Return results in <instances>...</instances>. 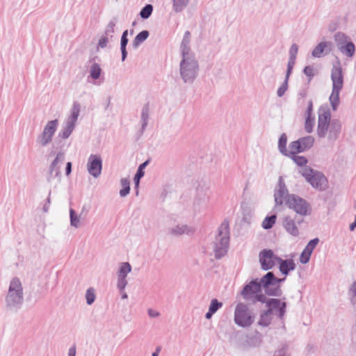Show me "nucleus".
Listing matches in <instances>:
<instances>
[{"mask_svg":"<svg viewBox=\"0 0 356 356\" xmlns=\"http://www.w3.org/2000/svg\"><path fill=\"white\" fill-rule=\"evenodd\" d=\"M341 131V123L338 119H332L331 111L327 105L321 106L318 110L316 135L328 141H335Z\"/></svg>","mask_w":356,"mask_h":356,"instance_id":"nucleus-1","label":"nucleus"},{"mask_svg":"<svg viewBox=\"0 0 356 356\" xmlns=\"http://www.w3.org/2000/svg\"><path fill=\"white\" fill-rule=\"evenodd\" d=\"M24 302V289L18 277H13L5 296V307L12 312H17Z\"/></svg>","mask_w":356,"mask_h":356,"instance_id":"nucleus-2","label":"nucleus"},{"mask_svg":"<svg viewBox=\"0 0 356 356\" xmlns=\"http://www.w3.org/2000/svg\"><path fill=\"white\" fill-rule=\"evenodd\" d=\"M200 72L198 60L195 56L181 57L179 62V76L186 84H192Z\"/></svg>","mask_w":356,"mask_h":356,"instance_id":"nucleus-3","label":"nucleus"},{"mask_svg":"<svg viewBox=\"0 0 356 356\" xmlns=\"http://www.w3.org/2000/svg\"><path fill=\"white\" fill-rule=\"evenodd\" d=\"M331 79L332 88L329 100L332 110L336 111L339 104V93L343 86V74L339 61H337L332 66Z\"/></svg>","mask_w":356,"mask_h":356,"instance_id":"nucleus-4","label":"nucleus"},{"mask_svg":"<svg viewBox=\"0 0 356 356\" xmlns=\"http://www.w3.org/2000/svg\"><path fill=\"white\" fill-rule=\"evenodd\" d=\"M229 244V229L228 222L224 221L218 227V234L212 243V249L216 259L225 256Z\"/></svg>","mask_w":356,"mask_h":356,"instance_id":"nucleus-5","label":"nucleus"},{"mask_svg":"<svg viewBox=\"0 0 356 356\" xmlns=\"http://www.w3.org/2000/svg\"><path fill=\"white\" fill-rule=\"evenodd\" d=\"M300 173L314 188L320 191L328 188V180L323 172L306 166L300 170Z\"/></svg>","mask_w":356,"mask_h":356,"instance_id":"nucleus-6","label":"nucleus"},{"mask_svg":"<svg viewBox=\"0 0 356 356\" xmlns=\"http://www.w3.org/2000/svg\"><path fill=\"white\" fill-rule=\"evenodd\" d=\"M263 286H261V280L255 279L246 284L242 291L243 298L250 302H261L266 301V296L262 293Z\"/></svg>","mask_w":356,"mask_h":356,"instance_id":"nucleus-7","label":"nucleus"},{"mask_svg":"<svg viewBox=\"0 0 356 356\" xmlns=\"http://www.w3.org/2000/svg\"><path fill=\"white\" fill-rule=\"evenodd\" d=\"M261 280V286L265 293L271 296H280L282 293L280 284L285 278H277L273 272H268Z\"/></svg>","mask_w":356,"mask_h":356,"instance_id":"nucleus-8","label":"nucleus"},{"mask_svg":"<svg viewBox=\"0 0 356 356\" xmlns=\"http://www.w3.org/2000/svg\"><path fill=\"white\" fill-rule=\"evenodd\" d=\"M286 206L293 210L297 216L302 218L312 214L311 204L306 200L295 194H291L286 202Z\"/></svg>","mask_w":356,"mask_h":356,"instance_id":"nucleus-9","label":"nucleus"},{"mask_svg":"<svg viewBox=\"0 0 356 356\" xmlns=\"http://www.w3.org/2000/svg\"><path fill=\"white\" fill-rule=\"evenodd\" d=\"M254 322V317L247 305L239 302L234 310V323L241 327H248Z\"/></svg>","mask_w":356,"mask_h":356,"instance_id":"nucleus-10","label":"nucleus"},{"mask_svg":"<svg viewBox=\"0 0 356 356\" xmlns=\"http://www.w3.org/2000/svg\"><path fill=\"white\" fill-rule=\"evenodd\" d=\"M58 124L57 119L48 121L42 133L37 136L36 143L41 147H46L50 144L58 129Z\"/></svg>","mask_w":356,"mask_h":356,"instance_id":"nucleus-11","label":"nucleus"},{"mask_svg":"<svg viewBox=\"0 0 356 356\" xmlns=\"http://www.w3.org/2000/svg\"><path fill=\"white\" fill-rule=\"evenodd\" d=\"M303 221L302 219H298L297 216L286 214L282 218V225L289 234L298 237L300 234L298 225Z\"/></svg>","mask_w":356,"mask_h":356,"instance_id":"nucleus-12","label":"nucleus"},{"mask_svg":"<svg viewBox=\"0 0 356 356\" xmlns=\"http://www.w3.org/2000/svg\"><path fill=\"white\" fill-rule=\"evenodd\" d=\"M291 195V194L289 193V191L282 177H280L278 182L274 190L275 207L282 206L284 204L286 205V202Z\"/></svg>","mask_w":356,"mask_h":356,"instance_id":"nucleus-13","label":"nucleus"},{"mask_svg":"<svg viewBox=\"0 0 356 356\" xmlns=\"http://www.w3.org/2000/svg\"><path fill=\"white\" fill-rule=\"evenodd\" d=\"M259 262L261 267L264 270L272 269L280 257L275 254L272 250H263L259 252Z\"/></svg>","mask_w":356,"mask_h":356,"instance_id":"nucleus-14","label":"nucleus"},{"mask_svg":"<svg viewBox=\"0 0 356 356\" xmlns=\"http://www.w3.org/2000/svg\"><path fill=\"white\" fill-rule=\"evenodd\" d=\"M264 303H266V307H268L267 309L270 311L273 316H276L280 319L283 318L286 312V304L284 300L276 298L268 299L266 297V301Z\"/></svg>","mask_w":356,"mask_h":356,"instance_id":"nucleus-15","label":"nucleus"},{"mask_svg":"<svg viewBox=\"0 0 356 356\" xmlns=\"http://www.w3.org/2000/svg\"><path fill=\"white\" fill-rule=\"evenodd\" d=\"M87 170L88 173L94 178L100 176L102 170V159L99 154H90L87 161Z\"/></svg>","mask_w":356,"mask_h":356,"instance_id":"nucleus-16","label":"nucleus"},{"mask_svg":"<svg viewBox=\"0 0 356 356\" xmlns=\"http://www.w3.org/2000/svg\"><path fill=\"white\" fill-rule=\"evenodd\" d=\"M81 105L79 102H74L70 109V115L66 118L63 123L65 127L74 131L76 124L78 118L80 114Z\"/></svg>","mask_w":356,"mask_h":356,"instance_id":"nucleus-17","label":"nucleus"},{"mask_svg":"<svg viewBox=\"0 0 356 356\" xmlns=\"http://www.w3.org/2000/svg\"><path fill=\"white\" fill-rule=\"evenodd\" d=\"M191 33L186 31L183 36L181 44H180V53L181 57L192 56H195L194 52L191 50L190 47L191 43Z\"/></svg>","mask_w":356,"mask_h":356,"instance_id":"nucleus-18","label":"nucleus"},{"mask_svg":"<svg viewBox=\"0 0 356 356\" xmlns=\"http://www.w3.org/2000/svg\"><path fill=\"white\" fill-rule=\"evenodd\" d=\"M209 200V197L207 191L202 188H197L194 206L197 207L199 211L204 210L207 207Z\"/></svg>","mask_w":356,"mask_h":356,"instance_id":"nucleus-19","label":"nucleus"},{"mask_svg":"<svg viewBox=\"0 0 356 356\" xmlns=\"http://www.w3.org/2000/svg\"><path fill=\"white\" fill-rule=\"evenodd\" d=\"M333 44L329 41H322L318 43L312 52V55L314 58H321L323 56V53L325 54L332 51Z\"/></svg>","mask_w":356,"mask_h":356,"instance_id":"nucleus-20","label":"nucleus"},{"mask_svg":"<svg viewBox=\"0 0 356 356\" xmlns=\"http://www.w3.org/2000/svg\"><path fill=\"white\" fill-rule=\"evenodd\" d=\"M278 264L280 273L285 276H287L291 271L296 268V264L292 259H282L280 258Z\"/></svg>","mask_w":356,"mask_h":356,"instance_id":"nucleus-21","label":"nucleus"},{"mask_svg":"<svg viewBox=\"0 0 356 356\" xmlns=\"http://www.w3.org/2000/svg\"><path fill=\"white\" fill-rule=\"evenodd\" d=\"M170 232L175 236H179L184 234H192L194 233L195 229L193 227H188L186 225H177L172 227Z\"/></svg>","mask_w":356,"mask_h":356,"instance_id":"nucleus-22","label":"nucleus"},{"mask_svg":"<svg viewBox=\"0 0 356 356\" xmlns=\"http://www.w3.org/2000/svg\"><path fill=\"white\" fill-rule=\"evenodd\" d=\"M83 211L78 214L73 209H70V225L76 229L79 228L83 225Z\"/></svg>","mask_w":356,"mask_h":356,"instance_id":"nucleus-23","label":"nucleus"},{"mask_svg":"<svg viewBox=\"0 0 356 356\" xmlns=\"http://www.w3.org/2000/svg\"><path fill=\"white\" fill-rule=\"evenodd\" d=\"M222 307V303L221 302H219L216 298L212 299L209 307V310L205 314V318L207 319H210L212 317V316Z\"/></svg>","mask_w":356,"mask_h":356,"instance_id":"nucleus-24","label":"nucleus"},{"mask_svg":"<svg viewBox=\"0 0 356 356\" xmlns=\"http://www.w3.org/2000/svg\"><path fill=\"white\" fill-rule=\"evenodd\" d=\"M341 53L349 58H352L355 52V46L350 40L339 48Z\"/></svg>","mask_w":356,"mask_h":356,"instance_id":"nucleus-25","label":"nucleus"},{"mask_svg":"<svg viewBox=\"0 0 356 356\" xmlns=\"http://www.w3.org/2000/svg\"><path fill=\"white\" fill-rule=\"evenodd\" d=\"M273 315L268 309L261 313L258 324L262 327L268 326L273 320Z\"/></svg>","mask_w":356,"mask_h":356,"instance_id":"nucleus-26","label":"nucleus"},{"mask_svg":"<svg viewBox=\"0 0 356 356\" xmlns=\"http://www.w3.org/2000/svg\"><path fill=\"white\" fill-rule=\"evenodd\" d=\"M117 22L118 19L116 18H113L105 27L103 35L110 38L111 40H113V39Z\"/></svg>","mask_w":356,"mask_h":356,"instance_id":"nucleus-27","label":"nucleus"},{"mask_svg":"<svg viewBox=\"0 0 356 356\" xmlns=\"http://www.w3.org/2000/svg\"><path fill=\"white\" fill-rule=\"evenodd\" d=\"M191 0H172V8L176 13H181L189 4Z\"/></svg>","mask_w":356,"mask_h":356,"instance_id":"nucleus-28","label":"nucleus"},{"mask_svg":"<svg viewBox=\"0 0 356 356\" xmlns=\"http://www.w3.org/2000/svg\"><path fill=\"white\" fill-rule=\"evenodd\" d=\"M128 31L125 30L122 35L121 40H120V50L122 53V60L124 61L127 56V51L126 49V47L128 43Z\"/></svg>","mask_w":356,"mask_h":356,"instance_id":"nucleus-29","label":"nucleus"},{"mask_svg":"<svg viewBox=\"0 0 356 356\" xmlns=\"http://www.w3.org/2000/svg\"><path fill=\"white\" fill-rule=\"evenodd\" d=\"M149 32L147 31H143L140 32L134 39L132 45L134 48L137 49L143 42H145L148 36Z\"/></svg>","mask_w":356,"mask_h":356,"instance_id":"nucleus-30","label":"nucleus"},{"mask_svg":"<svg viewBox=\"0 0 356 356\" xmlns=\"http://www.w3.org/2000/svg\"><path fill=\"white\" fill-rule=\"evenodd\" d=\"M89 73L92 80H97L102 74V70L98 63H94L90 67Z\"/></svg>","mask_w":356,"mask_h":356,"instance_id":"nucleus-31","label":"nucleus"},{"mask_svg":"<svg viewBox=\"0 0 356 356\" xmlns=\"http://www.w3.org/2000/svg\"><path fill=\"white\" fill-rule=\"evenodd\" d=\"M302 147V149L304 151L309 149L311 148L314 143V138L312 136H307L303 138L298 139Z\"/></svg>","mask_w":356,"mask_h":356,"instance_id":"nucleus-32","label":"nucleus"},{"mask_svg":"<svg viewBox=\"0 0 356 356\" xmlns=\"http://www.w3.org/2000/svg\"><path fill=\"white\" fill-rule=\"evenodd\" d=\"M131 271V266L128 262H123L120 264L118 271V277L127 278L128 274Z\"/></svg>","mask_w":356,"mask_h":356,"instance_id":"nucleus-33","label":"nucleus"},{"mask_svg":"<svg viewBox=\"0 0 356 356\" xmlns=\"http://www.w3.org/2000/svg\"><path fill=\"white\" fill-rule=\"evenodd\" d=\"M148 163V161L143 162L139 165L137 170L136 174L135 175L134 177V184L136 188L139 186L140 179L144 176V169L146 168Z\"/></svg>","mask_w":356,"mask_h":356,"instance_id":"nucleus-34","label":"nucleus"},{"mask_svg":"<svg viewBox=\"0 0 356 356\" xmlns=\"http://www.w3.org/2000/svg\"><path fill=\"white\" fill-rule=\"evenodd\" d=\"M334 40L338 49L350 41L349 38L345 33L341 32H337L335 33L334 35Z\"/></svg>","mask_w":356,"mask_h":356,"instance_id":"nucleus-35","label":"nucleus"},{"mask_svg":"<svg viewBox=\"0 0 356 356\" xmlns=\"http://www.w3.org/2000/svg\"><path fill=\"white\" fill-rule=\"evenodd\" d=\"M149 117V107L147 105H145L143 107L142 111H141L140 120H141L142 130H145V128L147 127V124H148Z\"/></svg>","mask_w":356,"mask_h":356,"instance_id":"nucleus-36","label":"nucleus"},{"mask_svg":"<svg viewBox=\"0 0 356 356\" xmlns=\"http://www.w3.org/2000/svg\"><path fill=\"white\" fill-rule=\"evenodd\" d=\"M286 143L287 136L285 134H282L278 141V149L282 154L289 156L288 149L286 148Z\"/></svg>","mask_w":356,"mask_h":356,"instance_id":"nucleus-37","label":"nucleus"},{"mask_svg":"<svg viewBox=\"0 0 356 356\" xmlns=\"http://www.w3.org/2000/svg\"><path fill=\"white\" fill-rule=\"evenodd\" d=\"M52 178H57L58 181H59L60 179V172L59 167L51 163L49 165V177L47 178V181L50 182Z\"/></svg>","mask_w":356,"mask_h":356,"instance_id":"nucleus-38","label":"nucleus"},{"mask_svg":"<svg viewBox=\"0 0 356 356\" xmlns=\"http://www.w3.org/2000/svg\"><path fill=\"white\" fill-rule=\"evenodd\" d=\"M302 152H303V150L302 149L299 140L290 143L288 149L289 156H292Z\"/></svg>","mask_w":356,"mask_h":356,"instance_id":"nucleus-39","label":"nucleus"},{"mask_svg":"<svg viewBox=\"0 0 356 356\" xmlns=\"http://www.w3.org/2000/svg\"><path fill=\"white\" fill-rule=\"evenodd\" d=\"M122 189L120 191V195L122 197H126L130 191V183L128 178H122L120 180Z\"/></svg>","mask_w":356,"mask_h":356,"instance_id":"nucleus-40","label":"nucleus"},{"mask_svg":"<svg viewBox=\"0 0 356 356\" xmlns=\"http://www.w3.org/2000/svg\"><path fill=\"white\" fill-rule=\"evenodd\" d=\"M315 125V117L305 116L304 129L307 134H311L314 131Z\"/></svg>","mask_w":356,"mask_h":356,"instance_id":"nucleus-41","label":"nucleus"},{"mask_svg":"<svg viewBox=\"0 0 356 356\" xmlns=\"http://www.w3.org/2000/svg\"><path fill=\"white\" fill-rule=\"evenodd\" d=\"M85 297H86V303L88 305H91L92 304H93L96 299L95 289L92 287L88 288L86 290Z\"/></svg>","mask_w":356,"mask_h":356,"instance_id":"nucleus-42","label":"nucleus"},{"mask_svg":"<svg viewBox=\"0 0 356 356\" xmlns=\"http://www.w3.org/2000/svg\"><path fill=\"white\" fill-rule=\"evenodd\" d=\"M277 216L272 215L270 216H266L262 222V227L265 229H269L273 227L276 222Z\"/></svg>","mask_w":356,"mask_h":356,"instance_id":"nucleus-43","label":"nucleus"},{"mask_svg":"<svg viewBox=\"0 0 356 356\" xmlns=\"http://www.w3.org/2000/svg\"><path fill=\"white\" fill-rule=\"evenodd\" d=\"M153 12V6L151 4H147L140 12V16L143 19H147Z\"/></svg>","mask_w":356,"mask_h":356,"instance_id":"nucleus-44","label":"nucleus"},{"mask_svg":"<svg viewBox=\"0 0 356 356\" xmlns=\"http://www.w3.org/2000/svg\"><path fill=\"white\" fill-rule=\"evenodd\" d=\"M319 242V239L318 238H315L312 240H311L305 246L303 251L306 252L307 253L312 254V252L316 247Z\"/></svg>","mask_w":356,"mask_h":356,"instance_id":"nucleus-45","label":"nucleus"},{"mask_svg":"<svg viewBox=\"0 0 356 356\" xmlns=\"http://www.w3.org/2000/svg\"><path fill=\"white\" fill-rule=\"evenodd\" d=\"M65 160V153L63 152H58L56 154V156L55 159L53 160L51 163H53L54 165L59 167L60 168L61 165L63 164V161Z\"/></svg>","mask_w":356,"mask_h":356,"instance_id":"nucleus-46","label":"nucleus"},{"mask_svg":"<svg viewBox=\"0 0 356 356\" xmlns=\"http://www.w3.org/2000/svg\"><path fill=\"white\" fill-rule=\"evenodd\" d=\"M72 132L73 131L69 128L65 127L64 125H62V127L58 133V137L62 139H67L70 136Z\"/></svg>","mask_w":356,"mask_h":356,"instance_id":"nucleus-47","label":"nucleus"},{"mask_svg":"<svg viewBox=\"0 0 356 356\" xmlns=\"http://www.w3.org/2000/svg\"><path fill=\"white\" fill-rule=\"evenodd\" d=\"M289 79V78H288V77H285L284 82L282 83V85L277 89V95L278 97H282L284 95L285 92L287 90Z\"/></svg>","mask_w":356,"mask_h":356,"instance_id":"nucleus-48","label":"nucleus"},{"mask_svg":"<svg viewBox=\"0 0 356 356\" xmlns=\"http://www.w3.org/2000/svg\"><path fill=\"white\" fill-rule=\"evenodd\" d=\"M111 41L112 40H111L110 38L102 34L97 44V49L105 48L107 46L108 43Z\"/></svg>","mask_w":356,"mask_h":356,"instance_id":"nucleus-49","label":"nucleus"},{"mask_svg":"<svg viewBox=\"0 0 356 356\" xmlns=\"http://www.w3.org/2000/svg\"><path fill=\"white\" fill-rule=\"evenodd\" d=\"M293 156V160L294 162L302 168L306 167V164L307 163V159L302 156H296V155H292Z\"/></svg>","mask_w":356,"mask_h":356,"instance_id":"nucleus-50","label":"nucleus"},{"mask_svg":"<svg viewBox=\"0 0 356 356\" xmlns=\"http://www.w3.org/2000/svg\"><path fill=\"white\" fill-rule=\"evenodd\" d=\"M348 295L352 302L356 300V281L354 282L349 287Z\"/></svg>","mask_w":356,"mask_h":356,"instance_id":"nucleus-51","label":"nucleus"},{"mask_svg":"<svg viewBox=\"0 0 356 356\" xmlns=\"http://www.w3.org/2000/svg\"><path fill=\"white\" fill-rule=\"evenodd\" d=\"M127 285V278L118 277L117 287L121 293H122L124 291V289Z\"/></svg>","mask_w":356,"mask_h":356,"instance_id":"nucleus-52","label":"nucleus"},{"mask_svg":"<svg viewBox=\"0 0 356 356\" xmlns=\"http://www.w3.org/2000/svg\"><path fill=\"white\" fill-rule=\"evenodd\" d=\"M298 51V46L296 44H293L289 49V58L296 59Z\"/></svg>","mask_w":356,"mask_h":356,"instance_id":"nucleus-53","label":"nucleus"},{"mask_svg":"<svg viewBox=\"0 0 356 356\" xmlns=\"http://www.w3.org/2000/svg\"><path fill=\"white\" fill-rule=\"evenodd\" d=\"M295 63H296V59L289 58V61H288V64H287V70H286L285 77L289 78V76L292 72V70L295 65Z\"/></svg>","mask_w":356,"mask_h":356,"instance_id":"nucleus-54","label":"nucleus"},{"mask_svg":"<svg viewBox=\"0 0 356 356\" xmlns=\"http://www.w3.org/2000/svg\"><path fill=\"white\" fill-rule=\"evenodd\" d=\"M312 254L302 251L300 257V262L306 264L309 261Z\"/></svg>","mask_w":356,"mask_h":356,"instance_id":"nucleus-55","label":"nucleus"},{"mask_svg":"<svg viewBox=\"0 0 356 356\" xmlns=\"http://www.w3.org/2000/svg\"><path fill=\"white\" fill-rule=\"evenodd\" d=\"M303 72L304 74L309 77V81L313 78V76H314V69L311 66H306L305 68H304V70H303Z\"/></svg>","mask_w":356,"mask_h":356,"instance_id":"nucleus-56","label":"nucleus"},{"mask_svg":"<svg viewBox=\"0 0 356 356\" xmlns=\"http://www.w3.org/2000/svg\"><path fill=\"white\" fill-rule=\"evenodd\" d=\"M305 116L315 117L313 115V103L312 100H309L308 102V105L305 111Z\"/></svg>","mask_w":356,"mask_h":356,"instance_id":"nucleus-57","label":"nucleus"},{"mask_svg":"<svg viewBox=\"0 0 356 356\" xmlns=\"http://www.w3.org/2000/svg\"><path fill=\"white\" fill-rule=\"evenodd\" d=\"M147 314L151 318H157L160 316V313L158 311L152 309H148Z\"/></svg>","mask_w":356,"mask_h":356,"instance_id":"nucleus-58","label":"nucleus"},{"mask_svg":"<svg viewBox=\"0 0 356 356\" xmlns=\"http://www.w3.org/2000/svg\"><path fill=\"white\" fill-rule=\"evenodd\" d=\"M50 195H51V191L49 192V195H48V197L47 199V202L46 204L44 205V207H43V210L44 212H47L48 210H49V205L51 204V198H50Z\"/></svg>","mask_w":356,"mask_h":356,"instance_id":"nucleus-59","label":"nucleus"},{"mask_svg":"<svg viewBox=\"0 0 356 356\" xmlns=\"http://www.w3.org/2000/svg\"><path fill=\"white\" fill-rule=\"evenodd\" d=\"M76 346L73 345L69 348L67 356H76Z\"/></svg>","mask_w":356,"mask_h":356,"instance_id":"nucleus-60","label":"nucleus"},{"mask_svg":"<svg viewBox=\"0 0 356 356\" xmlns=\"http://www.w3.org/2000/svg\"><path fill=\"white\" fill-rule=\"evenodd\" d=\"M72 171V163L70 162H67L65 168L66 175H69Z\"/></svg>","mask_w":356,"mask_h":356,"instance_id":"nucleus-61","label":"nucleus"},{"mask_svg":"<svg viewBox=\"0 0 356 356\" xmlns=\"http://www.w3.org/2000/svg\"><path fill=\"white\" fill-rule=\"evenodd\" d=\"M356 227V220L350 225V230L353 231Z\"/></svg>","mask_w":356,"mask_h":356,"instance_id":"nucleus-62","label":"nucleus"},{"mask_svg":"<svg viewBox=\"0 0 356 356\" xmlns=\"http://www.w3.org/2000/svg\"><path fill=\"white\" fill-rule=\"evenodd\" d=\"M160 352V348H158L152 354V356H159Z\"/></svg>","mask_w":356,"mask_h":356,"instance_id":"nucleus-63","label":"nucleus"},{"mask_svg":"<svg viewBox=\"0 0 356 356\" xmlns=\"http://www.w3.org/2000/svg\"><path fill=\"white\" fill-rule=\"evenodd\" d=\"M300 95L302 97H305L306 95H307V92L305 90H303V91H301L300 92Z\"/></svg>","mask_w":356,"mask_h":356,"instance_id":"nucleus-64","label":"nucleus"}]
</instances>
